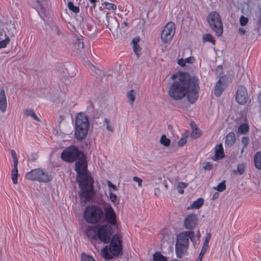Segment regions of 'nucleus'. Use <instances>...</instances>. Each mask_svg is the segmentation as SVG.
<instances>
[{
  "label": "nucleus",
  "instance_id": "nucleus-1",
  "mask_svg": "<svg viewBox=\"0 0 261 261\" xmlns=\"http://www.w3.org/2000/svg\"><path fill=\"white\" fill-rule=\"evenodd\" d=\"M198 79L191 76L188 73L181 72L174 80L169 88L168 95L174 100H179L186 95L189 101L193 103L198 98Z\"/></svg>",
  "mask_w": 261,
  "mask_h": 261
},
{
  "label": "nucleus",
  "instance_id": "nucleus-2",
  "mask_svg": "<svg viewBox=\"0 0 261 261\" xmlns=\"http://www.w3.org/2000/svg\"><path fill=\"white\" fill-rule=\"evenodd\" d=\"M75 164V170L77 176L76 180L81 188L79 196L85 203L92 199L94 194L93 179L87 172V164L84 156H80Z\"/></svg>",
  "mask_w": 261,
  "mask_h": 261
},
{
  "label": "nucleus",
  "instance_id": "nucleus-3",
  "mask_svg": "<svg viewBox=\"0 0 261 261\" xmlns=\"http://www.w3.org/2000/svg\"><path fill=\"white\" fill-rule=\"evenodd\" d=\"M112 227L107 224L101 225L89 226L86 229L87 237L93 240H100L104 243H108L111 240Z\"/></svg>",
  "mask_w": 261,
  "mask_h": 261
},
{
  "label": "nucleus",
  "instance_id": "nucleus-4",
  "mask_svg": "<svg viewBox=\"0 0 261 261\" xmlns=\"http://www.w3.org/2000/svg\"><path fill=\"white\" fill-rule=\"evenodd\" d=\"M109 246H106L101 250L102 257L106 260L118 256L122 252V239L118 235H114Z\"/></svg>",
  "mask_w": 261,
  "mask_h": 261
},
{
  "label": "nucleus",
  "instance_id": "nucleus-5",
  "mask_svg": "<svg viewBox=\"0 0 261 261\" xmlns=\"http://www.w3.org/2000/svg\"><path fill=\"white\" fill-rule=\"evenodd\" d=\"M75 138L79 141H82L88 134L89 128L88 116L82 112L77 113L75 117Z\"/></svg>",
  "mask_w": 261,
  "mask_h": 261
},
{
  "label": "nucleus",
  "instance_id": "nucleus-6",
  "mask_svg": "<svg viewBox=\"0 0 261 261\" xmlns=\"http://www.w3.org/2000/svg\"><path fill=\"white\" fill-rule=\"evenodd\" d=\"M103 216L102 208L97 205H91L86 207L83 217L85 220L89 224L98 223Z\"/></svg>",
  "mask_w": 261,
  "mask_h": 261
},
{
  "label": "nucleus",
  "instance_id": "nucleus-7",
  "mask_svg": "<svg viewBox=\"0 0 261 261\" xmlns=\"http://www.w3.org/2000/svg\"><path fill=\"white\" fill-rule=\"evenodd\" d=\"M207 21L217 36L222 34L223 24L218 13L216 11L210 13L207 17Z\"/></svg>",
  "mask_w": 261,
  "mask_h": 261
},
{
  "label": "nucleus",
  "instance_id": "nucleus-8",
  "mask_svg": "<svg viewBox=\"0 0 261 261\" xmlns=\"http://www.w3.org/2000/svg\"><path fill=\"white\" fill-rule=\"evenodd\" d=\"M25 178L29 180L44 182H48L51 179L50 175L39 168L32 170L28 172L25 175Z\"/></svg>",
  "mask_w": 261,
  "mask_h": 261
},
{
  "label": "nucleus",
  "instance_id": "nucleus-9",
  "mask_svg": "<svg viewBox=\"0 0 261 261\" xmlns=\"http://www.w3.org/2000/svg\"><path fill=\"white\" fill-rule=\"evenodd\" d=\"M80 156H84L83 153L74 146L66 148L62 152L61 154V159L63 161L68 162H74Z\"/></svg>",
  "mask_w": 261,
  "mask_h": 261
},
{
  "label": "nucleus",
  "instance_id": "nucleus-10",
  "mask_svg": "<svg viewBox=\"0 0 261 261\" xmlns=\"http://www.w3.org/2000/svg\"><path fill=\"white\" fill-rule=\"evenodd\" d=\"M175 32L174 23L172 22H168L163 30L161 34V39L165 43H169L174 36Z\"/></svg>",
  "mask_w": 261,
  "mask_h": 261
},
{
  "label": "nucleus",
  "instance_id": "nucleus-11",
  "mask_svg": "<svg viewBox=\"0 0 261 261\" xmlns=\"http://www.w3.org/2000/svg\"><path fill=\"white\" fill-rule=\"evenodd\" d=\"M194 237V231H185L179 233L176 237V243L189 246V239L193 241Z\"/></svg>",
  "mask_w": 261,
  "mask_h": 261
},
{
  "label": "nucleus",
  "instance_id": "nucleus-12",
  "mask_svg": "<svg viewBox=\"0 0 261 261\" xmlns=\"http://www.w3.org/2000/svg\"><path fill=\"white\" fill-rule=\"evenodd\" d=\"M106 222L112 225L117 224L116 216L114 210L110 204L106 206L104 210Z\"/></svg>",
  "mask_w": 261,
  "mask_h": 261
},
{
  "label": "nucleus",
  "instance_id": "nucleus-13",
  "mask_svg": "<svg viewBox=\"0 0 261 261\" xmlns=\"http://www.w3.org/2000/svg\"><path fill=\"white\" fill-rule=\"evenodd\" d=\"M248 98V94L245 87L240 86L238 87L237 92L236 99L240 105H244L246 103Z\"/></svg>",
  "mask_w": 261,
  "mask_h": 261
},
{
  "label": "nucleus",
  "instance_id": "nucleus-14",
  "mask_svg": "<svg viewBox=\"0 0 261 261\" xmlns=\"http://www.w3.org/2000/svg\"><path fill=\"white\" fill-rule=\"evenodd\" d=\"M198 218L195 214H190L185 218L184 224L186 228L193 229L197 225Z\"/></svg>",
  "mask_w": 261,
  "mask_h": 261
},
{
  "label": "nucleus",
  "instance_id": "nucleus-15",
  "mask_svg": "<svg viewBox=\"0 0 261 261\" xmlns=\"http://www.w3.org/2000/svg\"><path fill=\"white\" fill-rule=\"evenodd\" d=\"M7 107V97L4 88H2L0 91V110L4 113L6 111Z\"/></svg>",
  "mask_w": 261,
  "mask_h": 261
},
{
  "label": "nucleus",
  "instance_id": "nucleus-16",
  "mask_svg": "<svg viewBox=\"0 0 261 261\" xmlns=\"http://www.w3.org/2000/svg\"><path fill=\"white\" fill-rule=\"evenodd\" d=\"M84 44L83 39H77L73 44V49L74 52L77 55L84 51Z\"/></svg>",
  "mask_w": 261,
  "mask_h": 261
},
{
  "label": "nucleus",
  "instance_id": "nucleus-17",
  "mask_svg": "<svg viewBox=\"0 0 261 261\" xmlns=\"http://www.w3.org/2000/svg\"><path fill=\"white\" fill-rule=\"evenodd\" d=\"M188 246L178 244H175V253L176 256L180 258L182 257L186 253Z\"/></svg>",
  "mask_w": 261,
  "mask_h": 261
},
{
  "label": "nucleus",
  "instance_id": "nucleus-18",
  "mask_svg": "<svg viewBox=\"0 0 261 261\" xmlns=\"http://www.w3.org/2000/svg\"><path fill=\"white\" fill-rule=\"evenodd\" d=\"M224 153L223 148L221 144L216 146L215 149V156L213 159L214 160H219L224 157Z\"/></svg>",
  "mask_w": 261,
  "mask_h": 261
},
{
  "label": "nucleus",
  "instance_id": "nucleus-19",
  "mask_svg": "<svg viewBox=\"0 0 261 261\" xmlns=\"http://www.w3.org/2000/svg\"><path fill=\"white\" fill-rule=\"evenodd\" d=\"M222 79L223 77L219 79V80L217 82L215 87L214 94L217 97L220 96L224 90V88L221 84V80Z\"/></svg>",
  "mask_w": 261,
  "mask_h": 261
},
{
  "label": "nucleus",
  "instance_id": "nucleus-20",
  "mask_svg": "<svg viewBox=\"0 0 261 261\" xmlns=\"http://www.w3.org/2000/svg\"><path fill=\"white\" fill-rule=\"evenodd\" d=\"M236 136L234 133L230 132L228 133L226 137L225 144L228 146H231L236 141Z\"/></svg>",
  "mask_w": 261,
  "mask_h": 261
},
{
  "label": "nucleus",
  "instance_id": "nucleus-21",
  "mask_svg": "<svg viewBox=\"0 0 261 261\" xmlns=\"http://www.w3.org/2000/svg\"><path fill=\"white\" fill-rule=\"evenodd\" d=\"M254 163L257 169L261 170V151H258L255 154Z\"/></svg>",
  "mask_w": 261,
  "mask_h": 261
},
{
  "label": "nucleus",
  "instance_id": "nucleus-22",
  "mask_svg": "<svg viewBox=\"0 0 261 261\" xmlns=\"http://www.w3.org/2000/svg\"><path fill=\"white\" fill-rule=\"evenodd\" d=\"M204 200L202 198H199L196 200L194 201L190 206L188 207L187 209H198L203 204Z\"/></svg>",
  "mask_w": 261,
  "mask_h": 261
},
{
  "label": "nucleus",
  "instance_id": "nucleus-23",
  "mask_svg": "<svg viewBox=\"0 0 261 261\" xmlns=\"http://www.w3.org/2000/svg\"><path fill=\"white\" fill-rule=\"evenodd\" d=\"M191 125L192 128V131L191 134V138L194 139L199 138L201 135L200 131L196 127V125L195 124H193L191 123Z\"/></svg>",
  "mask_w": 261,
  "mask_h": 261
},
{
  "label": "nucleus",
  "instance_id": "nucleus-24",
  "mask_svg": "<svg viewBox=\"0 0 261 261\" xmlns=\"http://www.w3.org/2000/svg\"><path fill=\"white\" fill-rule=\"evenodd\" d=\"M17 177H18V169L17 165L14 166V168L11 171V178L14 184H17Z\"/></svg>",
  "mask_w": 261,
  "mask_h": 261
},
{
  "label": "nucleus",
  "instance_id": "nucleus-25",
  "mask_svg": "<svg viewBox=\"0 0 261 261\" xmlns=\"http://www.w3.org/2000/svg\"><path fill=\"white\" fill-rule=\"evenodd\" d=\"M249 126L248 124L243 123L238 127V132L241 134H245L249 131Z\"/></svg>",
  "mask_w": 261,
  "mask_h": 261
},
{
  "label": "nucleus",
  "instance_id": "nucleus-26",
  "mask_svg": "<svg viewBox=\"0 0 261 261\" xmlns=\"http://www.w3.org/2000/svg\"><path fill=\"white\" fill-rule=\"evenodd\" d=\"M127 98L128 99V102L131 106L133 105L134 100L135 99V92L133 90H131L127 93Z\"/></svg>",
  "mask_w": 261,
  "mask_h": 261
},
{
  "label": "nucleus",
  "instance_id": "nucleus-27",
  "mask_svg": "<svg viewBox=\"0 0 261 261\" xmlns=\"http://www.w3.org/2000/svg\"><path fill=\"white\" fill-rule=\"evenodd\" d=\"M25 115L27 116H31L35 120L40 122L41 120L32 109H26L24 111Z\"/></svg>",
  "mask_w": 261,
  "mask_h": 261
},
{
  "label": "nucleus",
  "instance_id": "nucleus-28",
  "mask_svg": "<svg viewBox=\"0 0 261 261\" xmlns=\"http://www.w3.org/2000/svg\"><path fill=\"white\" fill-rule=\"evenodd\" d=\"M153 259L154 261H167V258L162 255L159 252H156L153 254Z\"/></svg>",
  "mask_w": 261,
  "mask_h": 261
},
{
  "label": "nucleus",
  "instance_id": "nucleus-29",
  "mask_svg": "<svg viewBox=\"0 0 261 261\" xmlns=\"http://www.w3.org/2000/svg\"><path fill=\"white\" fill-rule=\"evenodd\" d=\"M160 142L161 144L166 147L169 146L171 142L170 140L167 138L165 135L161 136Z\"/></svg>",
  "mask_w": 261,
  "mask_h": 261
},
{
  "label": "nucleus",
  "instance_id": "nucleus-30",
  "mask_svg": "<svg viewBox=\"0 0 261 261\" xmlns=\"http://www.w3.org/2000/svg\"><path fill=\"white\" fill-rule=\"evenodd\" d=\"M67 7L70 11L75 13H79L80 11L79 7L77 6H75L73 3L70 1L68 2Z\"/></svg>",
  "mask_w": 261,
  "mask_h": 261
},
{
  "label": "nucleus",
  "instance_id": "nucleus-31",
  "mask_svg": "<svg viewBox=\"0 0 261 261\" xmlns=\"http://www.w3.org/2000/svg\"><path fill=\"white\" fill-rule=\"evenodd\" d=\"M203 40L204 42H210L212 43L213 44L215 43L214 37L210 34H205L203 36Z\"/></svg>",
  "mask_w": 261,
  "mask_h": 261
},
{
  "label": "nucleus",
  "instance_id": "nucleus-32",
  "mask_svg": "<svg viewBox=\"0 0 261 261\" xmlns=\"http://www.w3.org/2000/svg\"><path fill=\"white\" fill-rule=\"evenodd\" d=\"M225 181H222L219 183L216 187H214V189L217 190L219 192H223L226 189Z\"/></svg>",
  "mask_w": 261,
  "mask_h": 261
},
{
  "label": "nucleus",
  "instance_id": "nucleus-33",
  "mask_svg": "<svg viewBox=\"0 0 261 261\" xmlns=\"http://www.w3.org/2000/svg\"><path fill=\"white\" fill-rule=\"evenodd\" d=\"M188 184L187 183L184 182H179L177 186L178 192L180 194H183L184 193V189L186 188Z\"/></svg>",
  "mask_w": 261,
  "mask_h": 261
},
{
  "label": "nucleus",
  "instance_id": "nucleus-34",
  "mask_svg": "<svg viewBox=\"0 0 261 261\" xmlns=\"http://www.w3.org/2000/svg\"><path fill=\"white\" fill-rule=\"evenodd\" d=\"M103 5L106 8L109 10H115L117 9L116 5L107 2H105Z\"/></svg>",
  "mask_w": 261,
  "mask_h": 261
},
{
  "label": "nucleus",
  "instance_id": "nucleus-35",
  "mask_svg": "<svg viewBox=\"0 0 261 261\" xmlns=\"http://www.w3.org/2000/svg\"><path fill=\"white\" fill-rule=\"evenodd\" d=\"M81 261H95V259L92 256L83 253L81 255Z\"/></svg>",
  "mask_w": 261,
  "mask_h": 261
},
{
  "label": "nucleus",
  "instance_id": "nucleus-36",
  "mask_svg": "<svg viewBox=\"0 0 261 261\" xmlns=\"http://www.w3.org/2000/svg\"><path fill=\"white\" fill-rule=\"evenodd\" d=\"M207 248H208L207 247H206L203 246V247L201 249V252H200L199 256H198V258H197V259L196 260V261H201L202 260V258L204 253L207 251Z\"/></svg>",
  "mask_w": 261,
  "mask_h": 261
},
{
  "label": "nucleus",
  "instance_id": "nucleus-37",
  "mask_svg": "<svg viewBox=\"0 0 261 261\" xmlns=\"http://www.w3.org/2000/svg\"><path fill=\"white\" fill-rule=\"evenodd\" d=\"M10 41V39L9 37L7 36V37L3 40L0 41V49L2 48L6 47L7 44L9 43Z\"/></svg>",
  "mask_w": 261,
  "mask_h": 261
},
{
  "label": "nucleus",
  "instance_id": "nucleus-38",
  "mask_svg": "<svg viewBox=\"0 0 261 261\" xmlns=\"http://www.w3.org/2000/svg\"><path fill=\"white\" fill-rule=\"evenodd\" d=\"M11 154L12 156L13 159V162H14V166H16V165H18V159L17 157V154L15 152V151L14 150H12L11 151Z\"/></svg>",
  "mask_w": 261,
  "mask_h": 261
},
{
  "label": "nucleus",
  "instance_id": "nucleus-39",
  "mask_svg": "<svg viewBox=\"0 0 261 261\" xmlns=\"http://www.w3.org/2000/svg\"><path fill=\"white\" fill-rule=\"evenodd\" d=\"M188 136L187 134L185 137H181L178 142V145L179 146H183L187 143V138Z\"/></svg>",
  "mask_w": 261,
  "mask_h": 261
},
{
  "label": "nucleus",
  "instance_id": "nucleus-40",
  "mask_svg": "<svg viewBox=\"0 0 261 261\" xmlns=\"http://www.w3.org/2000/svg\"><path fill=\"white\" fill-rule=\"evenodd\" d=\"M248 22V19L243 15L240 18V23L242 26H245Z\"/></svg>",
  "mask_w": 261,
  "mask_h": 261
},
{
  "label": "nucleus",
  "instance_id": "nucleus-41",
  "mask_svg": "<svg viewBox=\"0 0 261 261\" xmlns=\"http://www.w3.org/2000/svg\"><path fill=\"white\" fill-rule=\"evenodd\" d=\"M110 198L111 201L115 204H117L119 203V201L117 200V196L116 194L110 193Z\"/></svg>",
  "mask_w": 261,
  "mask_h": 261
},
{
  "label": "nucleus",
  "instance_id": "nucleus-42",
  "mask_svg": "<svg viewBox=\"0 0 261 261\" xmlns=\"http://www.w3.org/2000/svg\"><path fill=\"white\" fill-rule=\"evenodd\" d=\"M104 122L105 124H106L107 129L109 131L113 132V127L110 125V120L108 118H105L104 119Z\"/></svg>",
  "mask_w": 261,
  "mask_h": 261
},
{
  "label": "nucleus",
  "instance_id": "nucleus-43",
  "mask_svg": "<svg viewBox=\"0 0 261 261\" xmlns=\"http://www.w3.org/2000/svg\"><path fill=\"white\" fill-rule=\"evenodd\" d=\"M211 234L210 233H208L206 234V236L205 237V241H204V244L203 245V246H205V247L208 248L207 244L211 239Z\"/></svg>",
  "mask_w": 261,
  "mask_h": 261
},
{
  "label": "nucleus",
  "instance_id": "nucleus-44",
  "mask_svg": "<svg viewBox=\"0 0 261 261\" xmlns=\"http://www.w3.org/2000/svg\"><path fill=\"white\" fill-rule=\"evenodd\" d=\"M245 166L243 164H240L238 165V171L240 175L242 174L244 172Z\"/></svg>",
  "mask_w": 261,
  "mask_h": 261
},
{
  "label": "nucleus",
  "instance_id": "nucleus-45",
  "mask_svg": "<svg viewBox=\"0 0 261 261\" xmlns=\"http://www.w3.org/2000/svg\"><path fill=\"white\" fill-rule=\"evenodd\" d=\"M203 168L205 170H211L212 169V165L210 162H207L205 163Z\"/></svg>",
  "mask_w": 261,
  "mask_h": 261
},
{
  "label": "nucleus",
  "instance_id": "nucleus-46",
  "mask_svg": "<svg viewBox=\"0 0 261 261\" xmlns=\"http://www.w3.org/2000/svg\"><path fill=\"white\" fill-rule=\"evenodd\" d=\"M249 138L247 137H243L242 138V143L244 145V147H245L247 146L248 143H249Z\"/></svg>",
  "mask_w": 261,
  "mask_h": 261
},
{
  "label": "nucleus",
  "instance_id": "nucleus-47",
  "mask_svg": "<svg viewBox=\"0 0 261 261\" xmlns=\"http://www.w3.org/2000/svg\"><path fill=\"white\" fill-rule=\"evenodd\" d=\"M133 50L135 53L138 56L139 53L140 52L141 48L138 44L136 45H133Z\"/></svg>",
  "mask_w": 261,
  "mask_h": 261
},
{
  "label": "nucleus",
  "instance_id": "nucleus-48",
  "mask_svg": "<svg viewBox=\"0 0 261 261\" xmlns=\"http://www.w3.org/2000/svg\"><path fill=\"white\" fill-rule=\"evenodd\" d=\"M133 180L135 181H136L138 183V186L139 187L142 186V180L140 178H139L137 176H134V177H133Z\"/></svg>",
  "mask_w": 261,
  "mask_h": 261
},
{
  "label": "nucleus",
  "instance_id": "nucleus-49",
  "mask_svg": "<svg viewBox=\"0 0 261 261\" xmlns=\"http://www.w3.org/2000/svg\"><path fill=\"white\" fill-rule=\"evenodd\" d=\"M140 41V38L139 37H135L132 40V43L133 44V45H136L137 44H138V43Z\"/></svg>",
  "mask_w": 261,
  "mask_h": 261
},
{
  "label": "nucleus",
  "instance_id": "nucleus-50",
  "mask_svg": "<svg viewBox=\"0 0 261 261\" xmlns=\"http://www.w3.org/2000/svg\"><path fill=\"white\" fill-rule=\"evenodd\" d=\"M108 185L109 187L112 188L114 190H115V191L117 190V188L116 186L113 184L111 181H108Z\"/></svg>",
  "mask_w": 261,
  "mask_h": 261
},
{
  "label": "nucleus",
  "instance_id": "nucleus-51",
  "mask_svg": "<svg viewBox=\"0 0 261 261\" xmlns=\"http://www.w3.org/2000/svg\"><path fill=\"white\" fill-rule=\"evenodd\" d=\"M238 32L240 35H244L245 34L246 31L244 29L240 28L238 30Z\"/></svg>",
  "mask_w": 261,
  "mask_h": 261
},
{
  "label": "nucleus",
  "instance_id": "nucleus-52",
  "mask_svg": "<svg viewBox=\"0 0 261 261\" xmlns=\"http://www.w3.org/2000/svg\"><path fill=\"white\" fill-rule=\"evenodd\" d=\"M193 60V58L192 57H188V58H187L185 59H184V62H185V64H186V63H192V60Z\"/></svg>",
  "mask_w": 261,
  "mask_h": 261
},
{
  "label": "nucleus",
  "instance_id": "nucleus-53",
  "mask_svg": "<svg viewBox=\"0 0 261 261\" xmlns=\"http://www.w3.org/2000/svg\"><path fill=\"white\" fill-rule=\"evenodd\" d=\"M106 18H107V20L108 21V24L107 25V27L108 28H109L110 31H111V29L112 28V26H110V23H109V19H110V18H109V16H108V13L106 14Z\"/></svg>",
  "mask_w": 261,
  "mask_h": 261
},
{
  "label": "nucleus",
  "instance_id": "nucleus-54",
  "mask_svg": "<svg viewBox=\"0 0 261 261\" xmlns=\"http://www.w3.org/2000/svg\"><path fill=\"white\" fill-rule=\"evenodd\" d=\"M177 63H178V65H180L182 67H184L185 65V62H184V60L183 59H179L177 61Z\"/></svg>",
  "mask_w": 261,
  "mask_h": 261
},
{
  "label": "nucleus",
  "instance_id": "nucleus-55",
  "mask_svg": "<svg viewBox=\"0 0 261 261\" xmlns=\"http://www.w3.org/2000/svg\"><path fill=\"white\" fill-rule=\"evenodd\" d=\"M219 193H218V192H216L213 194V197H212V199H213V200H215V199H216L218 198V197H219Z\"/></svg>",
  "mask_w": 261,
  "mask_h": 261
},
{
  "label": "nucleus",
  "instance_id": "nucleus-56",
  "mask_svg": "<svg viewBox=\"0 0 261 261\" xmlns=\"http://www.w3.org/2000/svg\"><path fill=\"white\" fill-rule=\"evenodd\" d=\"M256 239L257 240V242L258 243L261 242V233L257 236V238Z\"/></svg>",
  "mask_w": 261,
  "mask_h": 261
},
{
  "label": "nucleus",
  "instance_id": "nucleus-57",
  "mask_svg": "<svg viewBox=\"0 0 261 261\" xmlns=\"http://www.w3.org/2000/svg\"><path fill=\"white\" fill-rule=\"evenodd\" d=\"M160 191V190L159 188H155V189H154V194H155V195H157V193H159Z\"/></svg>",
  "mask_w": 261,
  "mask_h": 261
},
{
  "label": "nucleus",
  "instance_id": "nucleus-58",
  "mask_svg": "<svg viewBox=\"0 0 261 261\" xmlns=\"http://www.w3.org/2000/svg\"><path fill=\"white\" fill-rule=\"evenodd\" d=\"M127 27V22H124L122 23V27Z\"/></svg>",
  "mask_w": 261,
  "mask_h": 261
},
{
  "label": "nucleus",
  "instance_id": "nucleus-59",
  "mask_svg": "<svg viewBox=\"0 0 261 261\" xmlns=\"http://www.w3.org/2000/svg\"><path fill=\"white\" fill-rule=\"evenodd\" d=\"M90 2L91 3V4H94V3H96V2H97V0H89Z\"/></svg>",
  "mask_w": 261,
  "mask_h": 261
},
{
  "label": "nucleus",
  "instance_id": "nucleus-60",
  "mask_svg": "<svg viewBox=\"0 0 261 261\" xmlns=\"http://www.w3.org/2000/svg\"><path fill=\"white\" fill-rule=\"evenodd\" d=\"M96 6V3L93 4L92 6L91 7V8H95Z\"/></svg>",
  "mask_w": 261,
  "mask_h": 261
},
{
  "label": "nucleus",
  "instance_id": "nucleus-61",
  "mask_svg": "<svg viewBox=\"0 0 261 261\" xmlns=\"http://www.w3.org/2000/svg\"><path fill=\"white\" fill-rule=\"evenodd\" d=\"M164 186L166 189L168 188V185L166 183L165 184Z\"/></svg>",
  "mask_w": 261,
  "mask_h": 261
},
{
  "label": "nucleus",
  "instance_id": "nucleus-62",
  "mask_svg": "<svg viewBox=\"0 0 261 261\" xmlns=\"http://www.w3.org/2000/svg\"><path fill=\"white\" fill-rule=\"evenodd\" d=\"M115 22L116 24V25H117V21L115 20Z\"/></svg>",
  "mask_w": 261,
  "mask_h": 261
}]
</instances>
